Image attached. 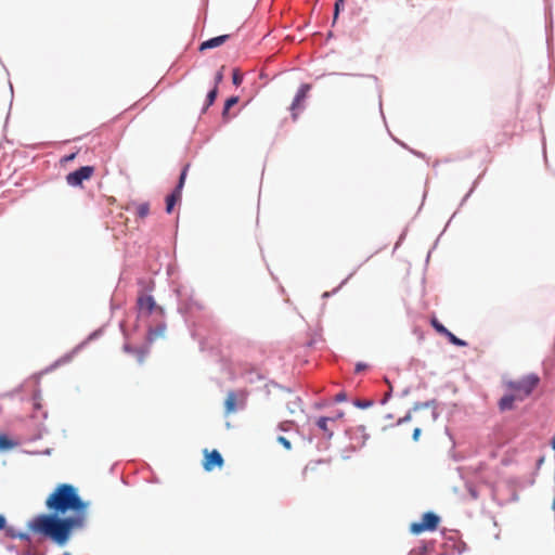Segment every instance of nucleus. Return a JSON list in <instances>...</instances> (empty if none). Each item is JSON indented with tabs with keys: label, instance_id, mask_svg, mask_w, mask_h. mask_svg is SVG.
Returning <instances> with one entry per match:
<instances>
[{
	"label": "nucleus",
	"instance_id": "obj_19",
	"mask_svg": "<svg viewBox=\"0 0 555 555\" xmlns=\"http://www.w3.org/2000/svg\"><path fill=\"white\" fill-rule=\"evenodd\" d=\"M431 325L441 335L444 336L446 333H448V328H446L437 319L431 320Z\"/></svg>",
	"mask_w": 555,
	"mask_h": 555
},
{
	"label": "nucleus",
	"instance_id": "obj_7",
	"mask_svg": "<svg viewBox=\"0 0 555 555\" xmlns=\"http://www.w3.org/2000/svg\"><path fill=\"white\" fill-rule=\"evenodd\" d=\"M189 167H190L189 164L184 166V168L182 169V172L180 175L177 188L166 198V211L168 214H170L172 211L176 203L181 199V193H182V189L184 186V182H185V179H186Z\"/></svg>",
	"mask_w": 555,
	"mask_h": 555
},
{
	"label": "nucleus",
	"instance_id": "obj_21",
	"mask_svg": "<svg viewBox=\"0 0 555 555\" xmlns=\"http://www.w3.org/2000/svg\"><path fill=\"white\" fill-rule=\"evenodd\" d=\"M278 441L286 449V450H291L292 449V444L289 442L288 439H286L285 437L283 436H279L278 437Z\"/></svg>",
	"mask_w": 555,
	"mask_h": 555
},
{
	"label": "nucleus",
	"instance_id": "obj_29",
	"mask_svg": "<svg viewBox=\"0 0 555 555\" xmlns=\"http://www.w3.org/2000/svg\"><path fill=\"white\" fill-rule=\"evenodd\" d=\"M75 156H76V154H75V153H73V154H70V155L66 156V157H65V160H66V162L73 160V159L75 158Z\"/></svg>",
	"mask_w": 555,
	"mask_h": 555
},
{
	"label": "nucleus",
	"instance_id": "obj_31",
	"mask_svg": "<svg viewBox=\"0 0 555 555\" xmlns=\"http://www.w3.org/2000/svg\"><path fill=\"white\" fill-rule=\"evenodd\" d=\"M143 359H144V354H143V353H141V354H140V358H139V361H140V362H143Z\"/></svg>",
	"mask_w": 555,
	"mask_h": 555
},
{
	"label": "nucleus",
	"instance_id": "obj_15",
	"mask_svg": "<svg viewBox=\"0 0 555 555\" xmlns=\"http://www.w3.org/2000/svg\"><path fill=\"white\" fill-rule=\"evenodd\" d=\"M218 94L217 86H214V88L208 92L207 99H206V105L204 106L203 111L205 112L212 103L215 102Z\"/></svg>",
	"mask_w": 555,
	"mask_h": 555
},
{
	"label": "nucleus",
	"instance_id": "obj_22",
	"mask_svg": "<svg viewBox=\"0 0 555 555\" xmlns=\"http://www.w3.org/2000/svg\"><path fill=\"white\" fill-rule=\"evenodd\" d=\"M293 425H294V423H293V422H291V421H285V422L280 423L279 428H280L281 430H283V431H287V430H289V429H291V427H292Z\"/></svg>",
	"mask_w": 555,
	"mask_h": 555
},
{
	"label": "nucleus",
	"instance_id": "obj_20",
	"mask_svg": "<svg viewBox=\"0 0 555 555\" xmlns=\"http://www.w3.org/2000/svg\"><path fill=\"white\" fill-rule=\"evenodd\" d=\"M243 81V75L240 73L238 69H234L232 74V82L235 86H240Z\"/></svg>",
	"mask_w": 555,
	"mask_h": 555
},
{
	"label": "nucleus",
	"instance_id": "obj_25",
	"mask_svg": "<svg viewBox=\"0 0 555 555\" xmlns=\"http://www.w3.org/2000/svg\"><path fill=\"white\" fill-rule=\"evenodd\" d=\"M344 3L335 2L334 5V21L337 18L340 8Z\"/></svg>",
	"mask_w": 555,
	"mask_h": 555
},
{
	"label": "nucleus",
	"instance_id": "obj_13",
	"mask_svg": "<svg viewBox=\"0 0 555 555\" xmlns=\"http://www.w3.org/2000/svg\"><path fill=\"white\" fill-rule=\"evenodd\" d=\"M229 37H230L229 35H222V36H218L215 38H210V39L202 42V44L199 46V50L205 51L208 49H214V48L220 47L229 39Z\"/></svg>",
	"mask_w": 555,
	"mask_h": 555
},
{
	"label": "nucleus",
	"instance_id": "obj_32",
	"mask_svg": "<svg viewBox=\"0 0 555 555\" xmlns=\"http://www.w3.org/2000/svg\"><path fill=\"white\" fill-rule=\"evenodd\" d=\"M411 416L410 415H406L402 421H406V420H410Z\"/></svg>",
	"mask_w": 555,
	"mask_h": 555
},
{
	"label": "nucleus",
	"instance_id": "obj_28",
	"mask_svg": "<svg viewBox=\"0 0 555 555\" xmlns=\"http://www.w3.org/2000/svg\"><path fill=\"white\" fill-rule=\"evenodd\" d=\"M223 75L222 72H218L215 77V86L218 87V85L222 81Z\"/></svg>",
	"mask_w": 555,
	"mask_h": 555
},
{
	"label": "nucleus",
	"instance_id": "obj_5",
	"mask_svg": "<svg viewBox=\"0 0 555 555\" xmlns=\"http://www.w3.org/2000/svg\"><path fill=\"white\" fill-rule=\"evenodd\" d=\"M248 392L246 390L229 391L224 401L225 415L232 414L237 406L244 408L247 401Z\"/></svg>",
	"mask_w": 555,
	"mask_h": 555
},
{
	"label": "nucleus",
	"instance_id": "obj_26",
	"mask_svg": "<svg viewBox=\"0 0 555 555\" xmlns=\"http://www.w3.org/2000/svg\"><path fill=\"white\" fill-rule=\"evenodd\" d=\"M366 367H367V364L359 362L356 365V373H360V372L364 371Z\"/></svg>",
	"mask_w": 555,
	"mask_h": 555
},
{
	"label": "nucleus",
	"instance_id": "obj_12",
	"mask_svg": "<svg viewBox=\"0 0 555 555\" xmlns=\"http://www.w3.org/2000/svg\"><path fill=\"white\" fill-rule=\"evenodd\" d=\"M138 306L141 311H145L151 314L156 306L155 300L150 295H142L138 299Z\"/></svg>",
	"mask_w": 555,
	"mask_h": 555
},
{
	"label": "nucleus",
	"instance_id": "obj_17",
	"mask_svg": "<svg viewBox=\"0 0 555 555\" xmlns=\"http://www.w3.org/2000/svg\"><path fill=\"white\" fill-rule=\"evenodd\" d=\"M13 447V441H11L5 435H0V450H10Z\"/></svg>",
	"mask_w": 555,
	"mask_h": 555
},
{
	"label": "nucleus",
	"instance_id": "obj_11",
	"mask_svg": "<svg viewBox=\"0 0 555 555\" xmlns=\"http://www.w3.org/2000/svg\"><path fill=\"white\" fill-rule=\"evenodd\" d=\"M127 209L132 211L138 218L144 219L150 214V204L147 202L131 203Z\"/></svg>",
	"mask_w": 555,
	"mask_h": 555
},
{
	"label": "nucleus",
	"instance_id": "obj_6",
	"mask_svg": "<svg viewBox=\"0 0 555 555\" xmlns=\"http://www.w3.org/2000/svg\"><path fill=\"white\" fill-rule=\"evenodd\" d=\"M93 166H83L73 172H69L66 176V182L70 186H81L82 182L89 180L93 176Z\"/></svg>",
	"mask_w": 555,
	"mask_h": 555
},
{
	"label": "nucleus",
	"instance_id": "obj_2",
	"mask_svg": "<svg viewBox=\"0 0 555 555\" xmlns=\"http://www.w3.org/2000/svg\"><path fill=\"white\" fill-rule=\"evenodd\" d=\"M46 506L49 511L59 515L73 511L76 516L85 518L88 504L80 499L74 486L62 483L47 498Z\"/></svg>",
	"mask_w": 555,
	"mask_h": 555
},
{
	"label": "nucleus",
	"instance_id": "obj_33",
	"mask_svg": "<svg viewBox=\"0 0 555 555\" xmlns=\"http://www.w3.org/2000/svg\"><path fill=\"white\" fill-rule=\"evenodd\" d=\"M336 2L344 3V0H336Z\"/></svg>",
	"mask_w": 555,
	"mask_h": 555
},
{
	"label": "nucleus",
	"instance_id": "obj_3",
	"mask_svg": "<svg viewBox=\"0 0 555 555\" xmlns=\"http://www.w3.org/2000/svg\"><path fill=\"white\" fill-rule=\"evenodd\" d=\"M539 384L540 377L534 373L525 375L519 379H503V386L507 392L499 400V410L501 412L513 410L515 403L530 397Z\"/></svg>",
	"mask_w": 555,
	"mask_h": 555
},
{
	"label": "nucleus",
	"instance_id": "obj_18",
	"mask_svg": "<svg viewBox=\"0 0 555 555\" xmlns=\"http://www.w3.org/2000/svg\"><path fill=\"white\" fill-rule=\"evenodd\" d=\"M238 103V96H231L225 101L222 115L225 116L229 109Z\"/></svg>",
	"mask_w": 555,
	"mask_h": 555
},
{
	"label": "nucleus",
	"instance_id": "obj_24",
	"mask_svg": "<svg viewBox=\"0 0 555 555\" xmlns=\"http://www.w3.org/2000/svg\"><path fill=\"white\" fill-rule=\"evenodd\" d=\"M421 431H422V428L420 426L414 428L413 436H412L414 441H417L420 439Z\"/></svg>",
	"mask_w": 555,
	"mask_h": 555
},
{
	"label": "nucleus",
	"instance_id": "obj_14",
	"mask_svg": "<svg viewBox=\"0 0 555 555\" xmlns=\"http://www.w3.org/2000/svg\"><path fill=\"white\" fill-rule=\"evenodd\" d=\"M0 530H5V533L8 537L10 538H15V537H18L20 539H27V535L25 533H21L18 535H16L14 532H13V529L12 528H9L7 526V518L4 515L0 514Z\"/></svg>",
	"mask_w": 555,
	"mask_h": 555
},
{
	"label": "nucleus",
	"instance_id": "obj_16",
	"mask_svg": "<svg viewBox=\"0 0 555 555\" xmlns=\"http://www.w3.org/2000/svg\"><path fill=\"white\" fill-rule=\"evenodd\" d=\"M444 336L449 339V341L455 346H460V347H464L466 346L467 344L457 338L454 334H452L450 331H448V333L444 334Z\"/></svg>",
	"mask_w": 555,
	"mask_h": 555
},
{
	"label": "nucleus",
	"instance_id": "obj_27",
	"mask_svg": "<svg viewBox=\"0 0 555 555\" xmlns=\"http://www.w3.org/2000/svg\"><path fill=\"white\" fill-rule=\"evenodd\" d=\"M347 399L346 397V393L345 392H339L335 396V401L336 402H343Z\"/></svg>",
	"mask_w": 555,
	"mask_h": 555
},
{
	"label": "nucleus",
	"instance_id": "obj_8",
	"mask_svg": "<svg viewBox=\"0 0 555 555\" xmlns=\"http://www.w3.org/2000/svg\"><path fill=\"white\" fill-rule=\"evenodd\" d=\"M222 465H223V457L219 451H217V450H212L210 452L205 451V459H204V463H203L205 470L210 472L215 467H222Z\"/></svg>",
	"mask_w": 555,
	"mask_h": 555
},
{
	"label": "nucleus",
	"instance_id": "obj_9",
	"mask_svg": "<svg viewBox=\"0 0 555 555\" xmlns=\"http://www.w3.org/2000/svg\"><path fill=\"white\" fill-rule=\"evenodd\" d=\"M309 90L310 85L308 83L301 85L300 88L298 89L295 99L291 105V111L294 119L297 118V112L301 108L302 103L307 99Z\"/></svg>",
	"mask_w": 555,
	"mask_h": 555
},
{
	"label": "nucleus",
	"instance_id": "obj_10",
	"mask_svg": "<svg viewBox=\"0 0 555 555\" xmlns=\"http://www.w3.org/2000/svg\"><path fill=\"white\" fill-rule=\"evenodd\" d=\"M344 417V412H338L335 416L333 417H325V416H322V417H319L317 420V426L319 427L320 430L323 431V434L327 437V438H332L333 436V430L330 426V424H334L337 420H340Z\"/></svg>",
	"mask_w": 555,
	"mask_h": 555
},
{
	"label": "nucleus",
	"instance_id": "obj_4",
	"mask_svg": "<svg viewBox=\"0 0 555 555\" xmlns=\"http://www.w3.org/2000/svg\"><path fill=\"white\" fill-rule=\"evenodd\" d=\"M439 521L440 518L436 514L427 512L422 516L421 521L410 525V531L415 535L425 531H435L438 528Z\"/></svg>",
	"mask_w": 555,
	"mask_h": 555
},
{
	"label": "nucleus",
	"instance_id": "obj_30",
	"mask_svg": "<svg viewBox=\"0 0 555 555\" xmlns=\"http://www.w3.org/2000/svg\"><path fill=\"white\" fill-rule=\"evenodd\" d=\"M551 443H552V448L555 450V437H553V439H552V442H551Z\"/></svg>",
	"mask_w": 555,
	"mask_h": 555
},
{
	"label": "nucleus",
	"instance_id": "obj_23",
	"mask_svg": "<svg viewBox=\"0 0 555 555\" xmlns=\"http://www.w3.org/2000/svg\"><path fill=\"white\" fill-rule=\"evenodd\" d=\"M426 418H427V424H423L424 427H427L435 422V420H436L435 412H429Z\"/></svg>",
	"mask_w": 555,
	"mask_h": 555
},
{
	"label": "nucleus",
	"instance_id": "obj_1",
	"mask_svg": "<svg viewBox=\"0 0 555 555\" xmlns=\"http://www.w3.org/2000/svg\"><path fill=\"white\" fill-rule=\"evenodd\" d=\"M83 526L82 516L59 517V514H39L27 522V529L35 535L49 539L57 545H65L73 531Z\"/></svg>",
	"mask_w": 555,
	"mask_h": 555
}]
</instances>
